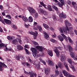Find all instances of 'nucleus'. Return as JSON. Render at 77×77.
<instances>
[{"label":"nucleus","mask_w":77,"mask_h":77,"mask_svg":"<svg viewBox=\"0 0 77 77\" xmlns=\"http://www.w3.org/2000/svg\"><path fill=\"white\" fill-rule=\"evenodd\" d=\"M24 49L26 53H27V54H29V51L26 48H24Z\"/></svg>","instance_id":"338daca9"},{"label":"nucleus","mask_w":77,"mask_h":77,"mask_svg":"<svg viewBox=\"0 0 77 77\" xmlns=\"http://www.w3.org/2000/svg\"><path fill=\"white\" fill-rule=\"evenodd\" d=\"M12 44H13L16 45L17 44H18V40H17V39H15L14 40H13L12 41Z\"/></svg>","instance_id":"473e14b6"},{"label":"nucleus","mask_w":77,"mask_h":77,"mask_svg":"<svg viewBox=\"0 0 77 77\" xmlns=\"http://www.w3.org/2000/svg\"><path fill=\"white\" fill-rule=\"evenodd\" d=\"M35 68H37V69H40V65L39 64H37L35 65Z\"/></svg>","instance_id":"c03bdc74"},{"label":"nucleus","mask_w":77,"mask_h":77,"mask_svg":"<svg viewBox=\"0 0 77 77\" xmlns=\"http://www.w3.org/2000/svg\"><path fill=\"white\" fill-rule=\"evenodd\" d=\"M5 17H6L7 18L9 19L10 20H11V15L9 14H8L7 15H5Z\"/></svg>","instance_id":"49530a36"},{"label":"nucleus","mask_w":77,"mask_h":77,"mask_svg":"<svg viewBox=\"0 0 77 77\" xmlns=\"http://www.w3.org/2000/svg\"><path fill=\"white\" fill-rule=\"evenodd\" d=\"M33 29L35 30H38V29L37 28V26L33 25Z\"/></svg>","instance_id":"de8ad7c7"},{"label":"nucleus","mask_w":77,"mask_h":77,"mask_svg":"<svg viewBox=\"0 0 77 77\" xmlns=\"http://www.w3.org/2000/svg\"><path fill=\"white\" fill-rule=\"evenodd\" d=\"M7 12V11L6 10H5L4 11V12H3L2 13V15H3V16H5V13L6 12Z\"/></svg>","instance_id":"69168bd1"},{"label":"nucleus","mask_w":77,"mask_h":77,"mask_svg":"<svg viewBox=\"0 0 77 77\" xmlns=\"http://www.w3.org/2000/svg\"><path fill=\"white\" fill-rule=\"evenodd\" d=\"M36 48L39 51H42L45 50V48L42 46H36Z\"/></svg>","instance_id":"9b49d317"},{"label":"nucleus","mask_w":77,"mask_h":77,"mask_svg":"<svg viewBox=\"0 0 77 77\" xmlns=\"http://www.w3.org/2000/svg\"><path fill=\"white\" fill-rule=\"evenodd\" d=\"M54 51L55 53L56 54L57 57H59L60 56V53L59 51L57 49H55L54 50Z\"/></svg>","instance_id":"aec40b11"},{"label":"nucleus","mask_w":77,"mask_h":77,"mask_svg":"<svg viewBox=\"0 0 77 77\" xmlns=\"http://www.w3.org/2000/svg\"><path fill=\"white\" fill-rule=\"evenodd\" d=\"M36 9L37 11H38L39 14H42L43 13L44 10H43L42 9L40 8H37Z\"/></svg>","instance_id":"6ab92c4d"},{"label":"nucleus","mask_w":77,"mask_h":77,"mask_svg":"<svg viewBox=\"0 0 77 77\" xmlns=\"http://www.w3.org/2000/svg\"><path fill=\"white\" fill-rule=\"evenodd\" d=\"M67 77H75V76L74 75H72L70 74H69V75H68V76H67Z\"/></svg>","instance_id":"680f3d73"},{"label":"nucleus","mask_w":77,"mask_h":77,"mask_svg":"<svg viewBox=\"0 0 77 77\" xmlns=\"http://www.w3.org/2000/svg\"><path fill=\"white\" fill-rule=\"evenodd\" d=\"M17 48L19 50H23L24 49L23 47L20 45H17Z\"/></svg>","instance_id":"412c9836"},{"label":"nucleus","mask_w":77,"mask_h":77,"mask_svg":"<svg viewBox=\"0 0 77 77\" xmlns=\"http://www.w3.org/2000/svg\"><path fill=\"white\" fill-rule=\"evenodd\" d=\"M27 22L24 23V25L26 28V29H29V27L30 26V25L29 24H27Z\"/></svg>","instance_id":"f704fd0d"},{"label":"nucleus","mask_w":77,"mask_h":77,"mask_svg":"<svg viewBox=\"0 0 77 77\" xmlns=\"http://www.w3.org/2000/svg\"><path fill=\"white\" fill-rule=\"evenodd\" d=\"M50 41L52 42H53V43H55L56 42H57V41L56 40L53 38H51V39H50Z\"/></svg>","instance_id":"3c124183"},{"label":"nucleus","mask_w":77,"mask_h":77,"mask_svg":"<svg viewBox=\"0 0 77 77\" xmlns=\"http://www.w3.org/2000/svg\"><path fill=\"white\" fill-rule=\"evenodd\" d=\"M31 51H32V54L33 55L34 57L35 58V57H38V55L37 54V53H38V51L36 49L34 48H30Z\"/></svg>","instance_id":"7ed1b4c3"},{"label":"nucleus","mask_w":77,"mask_h":77,"mask_svg":"<svg viewBox=\"0 0 77 77\" xmlns=\"http://www.w3.org/2000/svg\"><path fill=\"white\" fill-rule=\"evenodd\" d=\"M11 27H12L13 29H14L15 30L17 29V27L15 25H14V24H12L11 25Z\"/></svg>","instance_id":"79ce46f5"},{"label":"nucleus","mask_w":77,"mask_h":77,"mask_svg":"<svg viewBox=\"0 0 77 77\" xmlns=\"http://www.w3.org/2000/svg\"><path fill=\"white\" fill-rule=\"evenodd\" d=\"M64 65L65 67L66 68V70H67L68 71H69V67H68V66L67 63H66V62H64Z\"/></svg>","instance_id":"b1692460"},{"label":"nucleus","mask_w":77,"mask_h":77,"mask_svg":"<svg viewBox=\"0 0 77 77\" xmlns=\"http://www.w3.org/2000/svg\"><path fill=\"white\" fill-rule=\"evenodd\" d=\"M19 57H20L22 60H24V57L21 54H19Z\"/></svg>","instance_id":"09e8293b"},{"label":"nucleus","mask_w":77,"mask_h":77,"mask_svg":"<svg viewBox=\"0 0 77 77\" xmlns=\"http://www.w3.org/2000/svg\"><path fill=\"white\" fill-rule=\"evenodd\" d=\"M52 8L55 9V10H56V11H58V8H57V7L55 6V5H53L52 6Z\"/></svg>","instance_id":"5fc2aeb1"},{"label":"nucleus","mask_w":77,"mask_h":77,"mask_svg":"<svg viewBox=\"0 0 77 77\" xmlns=\"http://www.w3.org/2000/svg\"><path fill=\"white\" fill-rule=\"evenodd\" d=\"M57 14L58 15H59L60 18H61H61H66V16L63 13H61L59 14V13L57 12Z\"/></svg>","instance_id":"9d476101"},{"label":"nucleus","mask_w":77,"mask_h":77,"mask_svg":"<svg viewBox=\"0 0 77 77\" xmlns=\"http://www.w3.org/2000/svg\"><path fill=\"white\" fill-rule=\"evenodd\" d=\"M0 21L2 22L5 25V23L3 21V20H2V17H1V16H0Z\"/></svg>","instance_id":"052dcab7"},{"label":"nucleus","mask_w":77,"mask_h":77,"mask_svg":"<svg viewBox=\"0 0 77 77\" xmlns=\"http://www.w3.org/2000/svg\"><path fill=\"white\" fill-rule=\"evenodd\" d=\"M22 64L24 66H27V67L29 68H32V66L27 62H22Z\"/></svg>","instance_id":"39448f33"},{"label":"nucleus","mask_w":77,"mask_h":77,"mask_svg":"<svg viewBox=\"0 0 77 77\" xmlns=\"http://www.w3.org/2000/svg\"><path fill=\"white\" fill-rule=\"evenodd\" d=\"M3 22L5 23H5L8 25H10L11 24V21L8 19H4Z\"/></svg>","instance_id":"ddd939ff"},{"label":"nucleus","mask_w":77,"mask_h":77,"mask_svg":"<svg viewBox=\"0 0 77 77\" xmlns=\"http://www.w3.org/2000/svg\"><path fill=\"white\" fill-rule=\"evenodd\" d=\"M46 75H47L50 73V69L49 68H46L44 69Z\"/></svg>","instance_id":"4468645a"},{"label":"nucleus","mask_w":77,"mask_h":77,"mask_svg":"<svg viewBox=\"0 0 77 77\" xmlns=\"http://www.w3.org/2000/svg\"><path fill=\"white\" fill-rule=\"evenodd\" d=\"M48 53L50 56H51V57H52L53 56V53H52V51L51 50H49V51H47Z\"/></svg>","instance_id":"72a5a7b5"},{"label":"nucleus","mask_w":77,"mask_h":77,"mask_svg":"<svg viewBox=\"0 0 77 77\" xmlns=\"http://www.w3.org/2000/svg\"><path fill=\"white\" fill-rule=\"evenodd\" d=\"M63 32L65 35H67L68 33V34H70L72 37L74 36L73 35L74 34V32L72 31H70L68 26H66V28H65V26H63Z\"/></svg>","instance_id":"f257e3e1"},{"label":"nucleus","mask_w":77,"mask_h":77,"mask_svg":"<svg viewBox=\"0 0 77 77\" xmlns=\"http://www.w3.org/2000/svg\"><path fill=\"white\" fill-rule=\"evenodd\" d=\"M65 59V56L63 54H61L60 56V59L61 61V62H64Z\"/></svg>","instance_id":"2eb2a0df"},{"label":"nucleus","mask_w":77,"mask_h":77,"mask_svg":"<svg viewBox=\"0 0 77 77\" xmlns=\"http://www.w3.org/2000/svg\"><path fill=\"white\" fill-rule=\"evenodd\" d=\"M25 38V39L23 40L24 42H26L25 41V40L26 42V44H28V43H33L34 44V45H38V43L35 42H34L33 41H32L31 40H29L26 37H24Z\"/></svg>","instance_id":"f03ea898"},{"label":"nucleus","mask_w":77,"mask_h":77,"mask_svg":"<svg viewBox=\"0 0 77 77\" xmlns=\"http://www.w3.org/2000/svg\"><path fill=\"white\" fill-rule=\"evenodd\" d=\"M67 61L69 64H70V65H72V60L71 58H68L67 59Z\"/></svg>","instance_id":"c85d7f7f"},{"label":"nucleus","mask_w":77,"mask_h":77,"mask_svg":"<svg viewBox=\"0 0 77 77\" xmlns=\"http://www.w3.org/2000/svg\"><path fill=\"white\" fill-rule=\"evenodd\" d=\"M28 10L29 11V12L31 14L36 13V11L35 10L30 7H29L28 8Z\"/></svg>","instance_id":"423d86ee"},{"label":"nucleus","mask_w":77,"mask_h":77,"mask_svg":"<svg viewBox=\"0 0 77 77\" xmlns=\"http://www.w3.org/2000/svg\"><path fill=\"white\" fill-rule=\"evenodd\" d=\"M29 33L32 35H33L34 39H36L37 36V32L35 33L32 31H29Z\"/></svg>","instance_id":"6e6552de"},{"label":"nucleus","mask_w":77,"mask_h":77,"mask_svg":"<svg viewBox=\"0 0 77 77\" xmlns=\"http://www.w3.org/2000/svg\"><path fill=\"white\" fill-rule=\"evenodd\" d=\"M64 22L66 27H68V26H70L71 25V23H69L67 20H65ZM66 27H65V28Z\"/></svg>","instance_id":"f3484780"},{"label":"nucleus","mask_w":77,"mask_h":77,"mask_svg":"<svg viewBox=\"0 0 77 77\" xmlns=\"http://www.w3.org/2000/svg\"><path fill=\"white\" fill-rule=\"evenodd\" d=\"M52 18L54 20H57V21H59V19H56V16L54 14L52 16Z\"/></svg>","instance_id":"a19ab883"},{"label":"nucleus","mask_w":77,"mask_h":77,"mask_svg":"<svg viewBox=\"0 0 77 77\" xmlns=\"http://www.w3.org/2000/svg\"><path fill=\"white\" fill-rule=\"evenodd\" d=\"M48 63L49 65H51V66H53L54 65V63L51 60H48Z\"/></svg>","instance_id":"e433bc0d"},{"label":"nucleus","mask_w":77,"mask_h":77,"mask_svg":"<svg viewBox=\"0 0 77 77\" xmlns=\"http://www.w3.org/2000/svg\"><path fill=\"white\" fill-rule=\"evenodd\" d=\"M16 36H17V37L18 38V39H17L18 40H18L19 39H21V35H17Z\"/></svg>","instance_id":"13d9d810"},{"label":"nucleus","mask_w":77,"mask_h":77,"mask_svg":"<svg viewBox=\"0 0 77 77\" xmlns=\"http://www.w3.org/2000/svg\"><path fill=\"white\" fill-rule=\"evenodd\" d=\"M45 9H48V10L49 11H52V8H53V6H52L51 5H48V6L46 5L45 7Z\"/></svg>","instance_id":"1a4fd4ad"},{"label":"nucleus","mask_w":77,"mask_h":77,"mask_svg":"<svg viewBox=\"0 0 77 77\" xmlns=\"http://www.w3.org/2000/svg\"><path fill=\"white\" fill-rule=\"evenodd\" d=\"M60 35H62V36L64 38V39H65V40L66 41H68V38H67V37L66 36V35H64V34L61 33Z\"/></svg>","instance_id":"2f4dec72"},{"label":"nucleus","mask_w":77,"mask_h":77,"mask_svg":"<svg viewBox=\"0 0 77 77\" xmlns=\"http://www.w3.org/2000/svg\"><path fill=\"white\" fill-rule=\"evenodd\" d=\"M62 72L64 75L66 77H68V76L69 75V73L65 70H62Z\"/></svg>","instance_id":"a211bd4d"},{"label":"nucleus","mask_w":77,"mask_h":77,"mask_svg":"<svg viewBox=\"0 0 77 77\" xmlns=\"http://www.w3.org/2000/svg\"><path fill=\"white\" fill-rule=\"evenodd\" d=\"M58 30L61 33H63V29L61 28H58Z\"/></svg>","instance_id":"bf43d9fd"},{"label":"nucleus","mask_w":77,"mask_h":77,"mask_svg":"<svg viewBox=\"0 0 77 77\" xmlns=\"http://www.w3.org/2000/svg\"><path fill=\"white\" fill-rule=\"evenodd\" d=\"M63 45L64 47L65 50H66V51H67L68 50V48H69V50L70 52H71V51H73V49H72V47H71V45H69L68 46H65V45H64L63 44Z\"/></svg>","instance_id":"20e7f679"},{"label":"nucleus","mask_w":77,"mask_h":77,"mask_svg":"<svg viewBox=\"0 0 77 77\" xmlns=\"http://www.w3.org/2000/svg\"><path fill=\"white\" fill-rule=\"evenodd\" d=\"M24 47H25V48H29V46L28 45H25L24 46Z\"/></svg>","instance_id":"774afa93"},{"label":"nucleus","mask_w":77,"mask_h":77,"mask_svg":"<svg viewBox=\"0 0 77 77\" xmlns=\"http://www.w3.org/2000/svg\"><path fill=\"white\" fill-rule=\"evenodd\" d=\"M69 67H70V68H71L72 69L73 72H74V71H75L76 70L75 67H74V66L73 65L70 64L69 65Z\"/></svg>","instance_id":"bb28decb"},{"label":"nucleus","mask_w":77,"mask_h":77,"mask_svg":"<svg viewBox=\"0 0 77 77\" xmlns=\"http://www.w3.org/2000/svg\"><path fill=\"white\" fill-rule=\"evenodd\" d=\"M37 29H38L39 32H42V28L41 25H37Z\"/></svg>","instance_id":"cd10ccee"},{"label":"nucleus","mask_w":77,"mask_h":77,"mask_svg":"<svg viewBox=\"0 0 77 77\" xmlns=\"http://www.w3.org/2000/svg\"><path fill=\"white\" fill-rule=\"evenodd\" d=\"M67 38L69 40V42L71 44H72L74 43L72 41V39H71V38H70L69 37H67Z\"/></svg>","instance_id":"4c0bfd02"},{"label":"nucleus","mask_w":77,"mask_h":77,"mask_svg":"<svg viewBox=\"0 0 77 77\" xmlns=\"http://www.w3.org/2000/svg\"><path fill=\"white\" fill-rule=\"evenodd\" d=\"M61 4L63 5H65V3L64 2V0H59Z\"/></svg>","instance_id":"4d7b16f0"},{"label":"nucleus","mask_w":77,"mask_h":77,"mask_svg":"<svg viewBox=\"0 0 77 77\" xmlns=\"http://www.w3.org/2000/svg\"><path fill=\"white\" fill-rule=\"evenodd\" d=\"M2 66L5 67V68H8V66L5 65V63L0 62V71H2L3 70V69H2V68H3Z\"/></svg>","instance_id":"0eeeda50"},{"label":"nucleus","mask_w":77,"mask_h":77,"mask_svg":"<svg viewBox=\"0 0 77 77\" xmlns=\"http://www.w3.org/2000/svg\"><path fill=\"white\" fill-rule=\"evenodd\" d=\"M23 20L24 21L25 23H27V21H28V19L27 17L26 16H23L22 17Z\"/></svg>","instance_id":"5701e85b"},{"label":"nucleus","mask_w":77,"mask_h":77,"mask_svg":"<svg viewBox=\"0 0 77 77\" xmlns=\"http://www.w3.org/2000/svg\"><path fill=\"white\" fill-rule=\"evenodd\" d=\"M70 55L72 58H73L76 55L75 53L73 52H71L70 53Z\"/></svg>","instance_id":"7c9ffc66"},{"label":"nucleus","mask_w":77,"mask_h":77,"mask_svg":"<svg viewBox=\"0 0 77 77\" xmlns=\"http://www.w3.org/2000/svg\"><path fill=\"white\" fill-rule=\"evenodd\" d=\"M44 15H48V12L44 10L43 12L42 13Z\"/></svg>","instance_id":"37998d69"},{"label":"nucleus","mask_w":77,"mask_h":77,"mask_svg":"<svg viewBox=\"0 0 77 77\" xmlns=\"http://www.w3.org/2000/svg\"><path fill=\"white\" fill-rule=\"evenodd\" d=\"M40 4L41 5H42V6H44V8H45V6L46 5L44 4V2H40Z\"/></svg>","instance_id":"6e6d98bb"},{"label":"nucleus","mask_w":77,"mask_h":77,"mask_svg":"<svg viewBox=\"0 0 77 77\" xmlns=\"http://www.w3.org/2000/svg\"><path fill=\"white\" fill-rule=\"evenodd\" d=\"M53 2H55L56 5H57L59 6L60 7H62V5H64L63 4H60V2H58L57 0H52Z\"/></svg>","instance_id":"f8f14e48"},{"label":"nucleus","mask_w":77,"mask_h":77,"mask_svg":"<svg viewBox=\"0 0 77 77\" xmlns=\"http://www.w3.org/2000/svg\"><path fill=\"white\" fill-rule=\"evenodd\" d=\"M58 65L61 69L62 68H63L64 66H63V65H62V63L60 62H59L58 63Z\"/></svg>","instance_id":"a878e982"},{"label":"nucleus","mask_w":77,"mask_h":77,"mask_svg":"<svg viewBox=\"0 0 77 77\" xmlns=\"http://www.w3.org/2000/svg\"><path fill=\"white\" fill-rule=\"evenodd\" d=\"M44 34V38H45V39H48L49 38H50V37H49V36L48 35V34L46 32H43Z\"/></svg>","instance_id":"4be33fe9"},{"label":"nucleus","mask_w":77,"mask_h":77,"mask_svg":"<svg viewBox=\"0 0 77 77\" xmlns=\"http://www.w3.org/2000/svg\"><path fill=\"white\" fill-rule=\"evenodd\" d=\"M4 47V50L5 51H6L8 50V48H7L6 46H5Z\"/></svg>","instance_id":"e2e57ef3"},{"label":"nucleus","mask_w":77,"mask_h":77,"mask_svg":"<svg viewBox=\"0 0 77 77\" xmlns=\"http://www.w3.org/2000/svg\"><path fill=\"white\" fill-rule=\"evenodd\" d=\"M5 46V44L3 43H1L0 44V48H3Z\"/></svg>","instance_id":"a18cd8bd"},{"label":"nucleus","mask_w":77,"mask_h":77,"mask_svg":"<svg viewBox=\"0 0 77 77\" xmlns=\"http://www.w3.org/2000/svg\"><path fill=\"white\" fill-rule=\"evenodd\" d=\"M31 73H32L29 74L30 75L29 77H34V75L35 77H36V74L35 73H34L32 71L31 72Z\"/></svg>","instance_id":"c756f323"},{"label":"nucleus","mask_w":77,"mask_h":77,"mask_svg":"<svg viewBox=\"0 0 77 77\" xmlns=\"http://www.w3.org/2000/svg\"><path fill=\"white\" fill-rule=\"evenodd\" d=\"M56 75H58L60 74V72H59V71L57 70H55L54 71Z\"/></svg>","instance_id":"58836bf2"},{"label":"nucleus","mask_w":77,"mask_h":77,"mask_svg":"<svg viewBox=\"0 0 77 77\" xmlns=\"http://www.w3.org/2000/svg\"><path fill=\"white\" fill-rule=\"evenodd\" d=\"M35 18H38V13H36L35 14Z\"/></svg>","instance_id":"0e129e2a"},{"label":"nucleus","mask_w":77,"mask_h":77,"mask_svg":"<svg viewBox=\"0 0 77 77\" xmlns=\"http://www.w3.org/2000/svg\"><path fill=\"white\" fill-rule=\"evenodd\" d=\"M43 26L44 28H45V29L47 30H50V27L47 24H46V23H43Z\"/></svg>","instance_id":"dca6fc26"},{"label":"nucleus","mask_w":77,"mask_h":77,"mask_svg":"<svg viewBox=\"0 0 77 77\" xmlns=\"http://www.w3.org/2000/svg\"><path fill=\"white\" fill-rule=\"evenodd\" d=\"M39 60H40V62H41L44 65H46V63L44 60H42V59H40Z\"/></svg>","instance_id":"8fccbe9b"},{"label":"nucleus","mask_w":77,"mask_h":77,"mask_svg":"<svg viewBox=\"0 0 77 77\" xmlns=\"http://www.w3.org/2000/svg\"><path fill=\"white\" fill-rule=\"evenodd\" d=\"M31 72H26V71H25V70L24 71V73L26 74V75H28L29 74L30 75L31 74H32V73H31Z\"/></svg>","instance_id":"603ef678"},{"label":"nucleus","mask_w":77,"mask_h":77,"mask_svg":"<svg viewBox=\"0 0 77 77\" xmlns=\"http://www.w3.org/2000/svg\"><path fill=\"white\" fill-rule=\"evenodd\" d=\"M28 59L30 63H32L34 65H35V63H33V61L31 59H30V58H29Z\"/></svg>","instance_id":"864d4df0"},{"label":"nucleus","mask_w":77,"mask_h":77,"mask_svg":"<svg viewBox=\"0 0 77 77\" xmlns=\"http://www.w3.org/2000/svg\"><path fill=\"white\" fill-rule=\"evenodd\" d=\"M28 20L30 23H32L33 22V17L32 16H29L28 18Z\"/></svg>","instance_id":"c9c22d12"},{"label":"nucleus","mask_w":77,"mask_h":77,"mask_svg":"<svg viewBox=\"0 0 77 77\" xmlns=\"http://www.w3.org/2000/svg\"><path fill=\"white\" fill-rule=\"evenodd\" d=\"M14 38V36H8L7 37V39L9 40L10 41H12V39H13V38Z\"/></svg>","instance_id":"ea45409f"},{"label":"nucleus","mask_w":77,"mask_h":77,"mask_svg":"<svg viewBox=\"0 0 77 77\" xmlns=\"http://www.w3.org/2000/svg\"><path fill=\"white\" fill-rule=\"evenodd\" d=\"M57 38L60 41H63V40H64L63 38L61 35H58L57 36Z\"/></svg>","instance_id":"393cba45"}]
</instances>
